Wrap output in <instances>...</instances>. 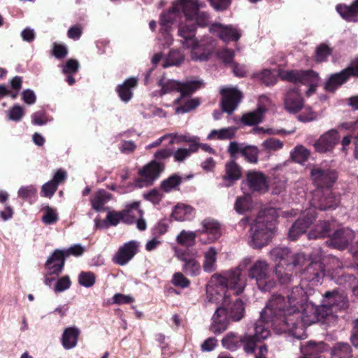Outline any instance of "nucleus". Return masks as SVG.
Instances as JSON below:
<instances>
[{
    "instance_id": "1",
    "label": "nucleus",
    "mask_w": 358,
    "mask_h": 358,
    "mask_svg": "<svg viewBox=\"0 0 358 358\" xmlns=\"http://www.w3.org/2000/svg\"><path fill=\"white\" fill-rule=\"evenodd\" d=\"M327 311L321 305L315 306L309 301L302 286H296L287 300L280 295H273L261 312V317L266 319L268 315L272 323L280 326L281 331L291 332L294 337L303 339L306 337L305 327L326 318Z\"/></svg>"
},
{
    "instance_id": "2",
    "label": "nucleus",
    "mask_w": 358,
    "mask_h": 358,
    "mask_svg": "<svg viewBox=\"0 0 358 358\" xmlns=\"http://www.w3.org/2000/svg\"><path fill=\"white\" fill-rule=\"evenodd\" d=\"M187 0H176L172 6L159 15V33L158 40L164 47L170 46L173 41L170 30L172 26H178V36L185 49L191 50V59L196 62L208 59L216 46V40L204 36L198 40L196 38V27L188 24L184 20V5Z\"/></svg>"
},
{
    "instance_id": "3",
    "label": "nucleus",
    "mask_w": 358,
    "mask_h": 358,
    "mask_svg": "<svg viewBox=\"0 0 358 358\" xmlns=\"http://www.w3.org/2000/svg\"><path fill=\"white\" fill-rule=\"evenodd\" d=\"M245 285L246 279L240 268L215 273L206 285V305L217 304L222 301L227 303L230 292L238 295L243 292Z\"/></svg>"
},
{
    "instance_id": "4",
    "label": "nucleus",
    "mask_w": 358,
    "mask_h": 358,
    "mask_svg": "<svg viewBox=\"0 0 358 358\" xmlns=\"http://www.w3.org/2000/svg\"><path fill=\"white\" fill-rule=\"evenodd\" d=\"M278 211L273 208L262 210L250 224L248 231V244L254 249H259L268 244L276 231Z\"/></svg>"
},
{
    "instance_id": "5",
    "label": "nucleus",
    "mask_w": 358,
    "mask_h": 358,
    "mask_svg": "<svg viewBox=\"0 0 358 358\" xmlns=\"http://www.w3.org/2000/svg\"><path fill=\"white\" fill-rule=\"evenodd\" d=\"M159 86L161 87V96L173 92H180V97L176 99L173 102L175 105H180L175 108L176 113L177 114L188 113L199 105V101L197 99H185V97L201 88L203 86L201 80H191L181 83L163 77L159 81Z\"/></svg>"
},
{
    "instance_id": "6",
    "label": "nucleus",
    "mask_w": 358,
    "mask_h": 358,
    "mask_svg": "<svg viewBox=\"0 0 358 358\" xmlns=\"http://www.w3.org/2000/svg\"><path fill=\"white\" fill-rule=\"evenodd\" d=\"M279 76L282 80L308 85L309 86L306 91L308 96L315 93L320 80L318 74L313 71L280 70Z\"/></svg>"
},
{
    "instance_id": "7",
    "label": "nucleus",
    "mask_w": 358,
    "mask_h": 358,
    "mask_svg": "<svg viewBox=\"0 0 358 358\" xmlns=\"http://www.w3.org/2000/svg\"><path fill=\"white\" fill-rule=\"evenodd\" d=\"M271 271L266 261L258 259L249 268L248 275L255 279L259 289L270 291L275 285V281L270 277Z\"/></svg>"
},
{
    "instance_id": "8",
    "label": "nucleus",
    "mask_w": 358,
    "mask_h": 358,
    "mask_svg": "<svg viewBox=\"0 0 358 358\" xmlns=\"http://www.w3.org/2000/svg\"><path fill=\"white\" fill-rule=\"evenodd\" d=\"M309 261V257L303 252L292 253L290 259L287 263V267L285 271L281 270V266H275V273L281 283H287L290 282L294 275L302 273L303 268Z\"/></svg>"
},
{
    "instance_id": "9",
    "label": "nucleus",
    "mask_w": 358,
    "mask_h": 358,
    "mask_svg": "<svg viewBox=\"0 0 358 358\" xmlns=\"http://www.w3.org/2000/svg\"><path fill=\"white\" fill-rule=\"evenodd\" d=\"M204 6V3L200 2L199 0H187V2L184 5V18L187 24L188 22H194L195 24H192L196 27H207L210 23V17L208 13L200 10Z\"/></svg>"
},
{
    "instance_id": "10",
    "label": "nucleus",
    "mask_w": 358,
    "mask_h": 358,
    "mask_svg": "<svg viewBox=\"0 0 358 358\" xmlns=\"http://www.w3.org/2000/svg\"><path fill=\"white\" fill-rule=\"evenodd\" d=\"M260 317L261 320L255 324V334L253 336L246 334L240 338V342L243 345L244 350L248 354L253 353L255 352L257 343L266 339L270 334L268 328L265 327V324H263V322H272L271 319L268 317V315H266V319L262 318L261 316Z\"/></svg>"
},
{
    "instance_id": "11",
    "label": "nucleus",
    "mask_w": 358,
    "mask_h": 358,
    "mask_svg": "<svg viewBox=\"0 0 358 358\" xmlns=\"http://www.w3.org/2000/svg\"><path fill=\"white\" fill-rule=\"evenodd\" d=\"M229 304V300L227 303L222 301L220 303L215 304L217 308L211 318L210 329L216 335L223 333L229 327L231 320L228 310H227V306Z\"/></svg>"
},
{
    "instance_id": "12",
    "label": "nucleus",
    "mask_w": 358,
    "mask_h": 358,
    "mask_svg": "<svg viewBox=\"0 0 358 358\" xmlns=\"http://www.w3.org/2000/svg\"><path fill=\"white\" fill-rule=\"evenodd\" d=\"M310 178L318 188L331 187L338 178L335 170L315 166L311 169Z\"/></svg>"
},
{
    "instance_id": "13",
    "label": "nucleus",
    "mask_w": 358,
    "mask_h": 358,
    "mask_svg": "<svg viewBox=\"0 0 358 358\" xmlns=\"http://www.w3.org/2000/svg\"><path fill=\"white\" fill-rule=\"evenodd\" d=\"M323 310H327V317L336 313L338 310L343 309L348 306V300L343 293L338 291L327 292L322 301Z\"/></svg>"
},
{
    "instance_id": "14",
    "label": "nucleus",
    "mask_w": 358,
    "mask_h": 358,
    "mask_svg": "<svg viewBox=\"0 0 358 358\" xmlns=\"http://www.w3.org/2000/svg\"><path fill=\"white\" fill-rule=\"evenodd\" d=\"M220 93L222 110L228 114H231L241 101L242 93L237 87H223L220 90Z\"/></svg>"
},
{
    "instance_id": "15",
    "label": "nucleus",
    "mask_w": 358,
    "mask_h": 358,
    "mask_svg": "<svg viewBox=\"0 0 358 358\" xmlns=\"http://www.w3.org/2000/svg\"><path fill=\"white\" fill-rule=\"evenodd\" d=\"M209 31L219 37L224 42L237 41L241 36V31L231 24L215 22L209 27Z\"/></svg>"
},
{
    "instance_id": "16",
    "label": "nucleus",
    "mask_w": 358,
    "mask_h": 358,
    "mask_svg": "<svg viewBox=\"0 0 358 358\" xmlns=\"http://www.w3.org/2000/svg\"><path fill=\"white\" fill-rule=\"evenodd\" d=\"M324 276V268L320 262H311L301 273V284L308 282L310 286H317L321 284Z\"/></svg>"
},
{
    "instance_id": "17",
    "label": "nucleus",
    "mask_w": 358,
    "mask_h": 358,
    "mask_svg": "<svg viewBox=\"0 0 358 358\" xmlns=\"http://www.w3.org/2000/svg\"><path fill=\"white\" fill-rule=\"evenodd\" d=\"M202 228L197 230L199 235H206V238H199V241L202 244H208L218 240L221 234V227L220 223L211 218H206L201 222Z\"/></svg>"
},
{
    "instance_id": "18",
    "label": "nucleus",
    "mask_w": 358,
    "mask_h": 358,
    "mask_svg": "<svg viewBox=\"0 0 358 358\" xmlns=\"http://www.w3.org/2000/svg\"><path fill=\"white\" fill-rule=\"evenodd\" d=\"M176 255L183 262L182 271L191 276H197L201 273V268L196 259V252L192 255L187 252L176 250Z\"/></svg>"
},
{
    "instance_id": "19",
    "label": "nucleus",
    "mask_w": 358,
    "mask_h": 358,
    "mask_svg": "<svg viewBox=\"0 0 358 358\" xmlns=\"http://www.w3.org/2000/svg\"><path fill=\"white\" fill-rule=\"evenodd\" d=\"M285 110L290 113H296L303 107L304 101L299 90L296 87L286 90L284 98Z\"/></svg>"
},
{
    "instance_id": "20",
    "label": "nucleus",
    "mask_w": 358,
    "mask_h": 358,
    "mask_svg": "<svg viewBox=\"0 0 358 358\" xmlns=\"http://www.w3.org/2000/svg\"><path fill=\"white\" fill-rule=\"evenodd\" d=\"M315 219V210L310 208L309 210L303 215V218H299L292 226L288 233V238L291 241H295L297 238L303 234L313 221Z\"/></svg>"
},
{
    "instance_id": "21",
    "label": "nucleus",
    "mask_w": 358,
    "mask_h": 358,
    "mask_svg": "<svg viewBox=\"0 0 358 358\" xmlns=\"http://www.w3.org/2000/svg\"><path fill=\"white\" fill-rule=\"evenodd\" d=\"M339 140L340 136L337 130L330 129L320 136L314 146L317 152H327L331 151Z\"/></svg>"
},
{
    "instance_id": "22",
    "label": "nucleus",
    "mask_w": 358,
    "mask_h": 358,
    "mask_svg": "<svg viewBox=\"0 0 358 358\" xmlns=\"http://www.w3.org/2000/svg\"><path fill=\"white\" fill-rule=\"evenodd\" d=\"M139 245L137 241H131L120 247L113 257V262L123 266L127 264L136 254Z\"/></svg>"
},
{
    "instance_id": "23",
    "label": "nucleus",
    "mask_w": 358,
    "mask_h": 358,
    "mask_svg": "<svg viewBox=\"0 0 358 358\" xmlns=\"http://www.w3.org/2000/svg\"><path fill=\"white\" fill-rule=\"evenodd\" d=\"M354 232L349 228L340 229L336 231L329 241L328 245L339 250H343L354 238Z\"/></svg>"
},
{
    "instance_id": "24",
    "label": "nucleus",
    "mask_w": 358,
    "mask_h": 358,
    "mask_svg": "<svg viewBox=\"0 0 358 358\" xmlns=\"http://www.w3.org/2000/svg\"><path fill=\"white\" fill-rule=\"evenodd\" d=\"M247 182L249 189L252 192L262 194L268 189L267 178L262 172L249 171L247 174Z\"/></svg>"
},
{
    "instance_id": "25",
    "label": "nucleus",
    "mask_w": 358,
    "mask_h": 358,
    "mask_svg": "<svg viewBox=\"0 0 358 358\" xmlns=\"http://www.w3.org/2000/svg\"><path fill=\"white\" fill-rule=\"evenodd\" d=\"M164 170L163 164L156 160L152 161L139 171L143 181L145 185H151Z\"/></svg>"
},
{
    "instance_id": "26",
    "label": "nucleus",
    "mask_w": 358,
    "mask_h": 358,
    "mask_svg": "<svg viewBox=\"0 0 358 358\" xmlns=\"http://www.w3.org/2000/svg\"><path fill=\"white\" fill-rule=\"evenodd\" d=\"M64 252L55 250L52 255L47 259L45 268L50 275H58L62 272L64 266Z\"/></svg>"
},
{
    "instance_id": "27",
    "label": "nucleus",
    "mask_w": 358,
    "mask_h": 358,
    "mask_svg": "<svg viewBox=\"0 0 358 358\" xmlns=\"http://www.w3.org/2000/svg\"><path fill=\"white\" fill-rule=\"evenodd\" d=\"M138 80L136 78H129L124 80L122 84L117 86L116 91L120 99L127 103L133 96V90L137 86Z\"/></svg>"
},
{
    "instance_id": "28",
    "label": "nucleus",
    "mask_w": 358,
    "mask_h": 358,
    "mask_svg": "<svg viewBox=\"0 0 358 358\" xmlns=\"http://www.w3.org/2000/svg\"><path fill=\"white\" fill-rule=\"evenodd\" d=\"M350 69H343L339 73L331 75L325 83L327 91L334 92L338 87L345 83L348 78Z\"/></svg>"
},
{
    "instance_id": "29",
    "label": "nucleus",
    "mask_w": 358,
    "mask_h": 358,
    "mask_svg": "<svg viewBox=\"0 0 358 358\" xmlns=\"http://www.w3.org/2000/svg\"><path fill=\"white\" fill-rule=\"evenodd\" d=\"M336 11L345 20L349 22L358 21V0H355L350 6L338 4Z\"/></svg>"
},
{
    "instance_id": "30",
    "label": "nucleus",
    "mask_w": 358,
    "mask_h": 358,
    "mask_svg": "<svg viewBox=\"0 0 358 358\" xmlns=\"http://www.w3.org/2000/svg\"><path fill=\"white\" fill-rule=\"evenodd\" d=\"M241 169L234 161H230L225 164V173L222 176V179L227 182L226 186H230L241 177Z\"/></svg>"
},
{
    "instance_id": "31",
    "label": "nucleus",
    "mask_w": 358,
    "mask_h": 358,
    "mask_svg": "<svg viewBox=\"0 0 358 358\" xmlns=\"http://www.w3.org/2000/svg\"><path fill=\"white\" fill-rule=\"evenodd\" d=\"M218 250L215 247H209L203 252V269L206 273H212L217 269Z\"/></svg>"
},
{
    "instance_id": "32",
    "label": "nucleus",
    "mask_w": 358,
    "mask_h": 358,
    "mask_svg": "<svg viewBox=\"0 0 358 358\" xmlns=\"http://www.w3.org/2000/svg\"><path fill=\"white\" fill-rule=\"evenodd\" d=\"M340 202L339 196L331 192L329 189H327L325 192V196L322 198L318 203L315 201L313 206L315 208H320V210H327L329 209L335 208Z\"/></svg>"
},
{
    "instance_id": "33",
    "label": "nucleus",
    "mask_w": 358,
    "mask_h": 358,
    "mask_svg": "<svg viewBox=\"0 0 358 358\" xmlns=\"http://www.w3.org/2000/svg\"><path fill=\"white\" fill-rule=\"evenodd\" d=\"M290 250L285 247L273 248L270 252L271 258L275 262H280L277 266H281V270L285 271L284 266L287 267V263L289 262L292 255Z\"/></svg>"
},
{
    "instance_id": "34",
    "label": "nucleus",
    "mask_w": 358,
    "mask_h": 358,
    "mask_svg": "<svg viewBox=\"0 0 358 358\" xmlns=\"http://www.w3.org/2000/svg\"><path fill=\"white\" fill-rule=\"evenodd\" d=\"M80 329L76 327L66 328L62 338V345L66 350H70L76 347L78 343Z\"/></svg>"
},
{
    "instance_id": "35",
    "label": "nucleus",
    "mask_w": 358,
    "mask_h": 358,
    "mask_svg": "<svg viewBox=\"0 0 358 358\" xmlns=\"http://www.w3.org/2000/svg\"><path fill=\"white\" fill-rule=\"evenodd\" d=\"M229 304L227 306V310L231 317V320L234 322L240 321L244 316L245 307L243 301L240 299H236L231 302L230 297L229 296Z\"/></svg>"
},
{
    "instance_id": "36",
    "label": "nucleus",
    "mask_w": 358,
    "mask_h": 358,
    "mask_svg": "<svg viewBox=\"0 0 358 358\" xmlns=\"http://www.w3.org/2000/svg\"><path fill=\"white\" fill-rule=\"evenodd\" d=\"M194 216V210L192 206L184 203H178L175 206L172 217L177 221L190 220Z\"/></svg>"
},
{
    "instance_id": "37",
    "label": "nucleus",
    "mask_w": 358,
    "mask_h": 358,
    "mask_svg": "<svg viewBox=\"0 0 358 358\" xmlns=\"http://www.w3.org/2000/svg\"><path fill=\"white\" fill-rule=\"evenodd\" d=\"M253 208V202L252 198L248 194L238 196L235 203L234 210L238 214H244L252 210Z\"/></svg>"
},
{
    "instance_id": "38",
    "label": "nucleus",
    "mask_w": 358,
    "mask_h": 358,
    "mask_svg": "<svg viewBox=\"0 0 358 358\" xmlns=\"http://www.w3.org/2000/svg\"><path fill=\"white\" fill-rule=\"evenodd\" d=\"M331 225L332 223H330L329 222H320L308 233V238L315 239L329 236Z\"/></svg>"
},
{
    "instance_id": "39",
    "label": "nucleus",
    "mask_w": 358,
    "mask_h": 358,
    "mask_svg": "<svg viewBox=\"0 0 358 358\" xmlns=\"http://www.w3.org/2000/svg\"><path fill=\"white\" fill-rule=\"evenodd\" d=\"M325 350L326 345L323 342L316 343L311 341L301 350L303 355L299 358H318L317 354Z\"/></svg>"
},
{
    "instance_id": "40",
    "label": "nucleus",
    "mask_w": 358,
    "mask_h": 358,
    "mask_svg": "<svg viewBox=\"0 0 358 358\" xmlns=\"http://www.w3.org/2000/svg\"><path fill=\"white\" fill-rule=\"evenodd\" d=\"M124 217L131 220L129 224L134 223L136 219H138L143 216V211L140 208V203L138 201H134L128 203L125 206V209L122 210Z\"/></svg>"
},
{
    "instance_id": "41",
    "label": "nucleus",
    "mask_w": 358,
    "mask_h": 358,
    "mask_svg": "<svg viewBox=\"0 0 358 358\" xmlns=\"http://www.w3.org/2000/svg\"><path fill=\"white\" fill-rule=\"evenodd\" d=\"M110 199V195L106 191L101 189L97 191L91 198V204L92 208L100 211L103 209V206Z\"/></svg>"
},
{
    "instance_id": "42",
    "label": "nucleus",
    "mask_w": 358,
    "mask_h": 358,
    "mask_svg": "<svg viewBox=\"0 0 358 358\" xmlns=\"http://www.w3.org/2000/svg\"><path fill=\"white\" fill-rule=\"evenodd\" d=\"M332 358H352V348L347 343H337L331 348Z\"/></svg>"
},
{
    "instance_id": "43",
    "label": "nucleus",
    "mask_w": 358,
    "mask_h": 358,
    "mask_svg": "<svg viewBox=\"0 0 358 358\" xmlns=\"http://www.w3.org/2000/svg\"><path fill=\"white\" fill-rule=\"evenodd\" d=\"M236 128L229 127L220 129H213L207 136L208 140L216 138L217 140H227L232 138L236 134Z\"/></svg>"
},
{
    "instance_id": "44",
    "label": "nucleus",
    "mask_w": 358,
    "mask_h": 358,
    "mask_svg": "<svg viewBox=\"0 0 358 358\" xmlns=\"http://www.w3.org/2000/svg\"><path fill=\"white\" fill-rule=\"evenodd\" d=\"M265 112L266 108L263 106H259L257 110L243 115L242 122L246 125L256 124L262 121Z\"/></svg>"
},
{
    "instance_id": "45",
    "label": "nucleus",
    "mask_w": 358,
    "mask_h": 358,
    "mask_svg": "<svg viewBox=\"0 0 358 358\" xmlns=\"http://www.w3.org/2000/svg\"><path fill=\"white\" fill-rule=\"evenodd\" d=\"M198 235L197 231H192L182 230L177 236L176 241L180 245L190 247L194 245L196 238Z\"/></svg>"
},
{
    "instance_id": "46",
    "label": "nucleus",
    "mask_w": 358,
    "mask_h": 358,
    "mask_svg": "<svg viewBox=\"0 0 358 358\" xmlns=\"http://www.w3.org/2000/svg\"><path fill=\"white\" fill-rule=\"evenodd\" d=\"M293 161L299 164H303L310 156L309 150L301 145H296L290 152Z\"/></svg>"
},
{
    "instance_id": "47",
    "label": "nucleus",
    "mask_w": 358,
    "mask_h": 358,
    "mask_svg": "<svg viewBox=\"0 0 358 358\" xmlns=\"http://www.w3.org/2000/svg\"><path fill=\"white\" fill-rule=\"evenodd\" d=\"M240 343V338L234 332L227 333L222 340V346L231 351H235L238 349Z\"/></svg>"
},
{
    "instance_id": "48",
    "label": "nucleus",
    "mask_w": 358,
    "mask_h": 358,
    "mask_svg": "<svg viewBox=\"0 0 358 358\" xmlns=\"http://www.w3.org/2000/svg\"><path fill=\"white\" fill-rule=\"evenodd\" d=\"M198 150V145L192 143L188 148H178L173 153L174 160L178 162H182L189 157L192 153Z\"/></svg>"
},
{
    "instance_id": "49",
    "label": "nucleus",
    "mask_w": 358,
    "mask_h": 358,
    "mask_svg": "<svg viewBox=\"0 0 358 358\" xmlns=\"http://www.w3.org/2000/svg\"><path fill=\"white\" fill-rule=\"evenodd\" d=\"M184 60V55L180 50H171L164 61L162 66L167 68L180 64Z\"/></svg>"
},
{
    "instance_id": "50",
    "label": "nucleus",
    "mask_w": 358,
    "mask_h": 358,
    "mask_svg": "<svg viewBox=\"0 0 358 358\" xmlns=\"http://www.w3.org/2000/svg\"><path fill=\"white\" fill-rule=\"evenodd\" d=\"M284 143L275 138H268L262 143L264 150L268 153H273L282 149Z\"/></svg>"
},
{
    "instance_id": "51",
    "label": "nucleus",
    "mask_w": 358,
    "mask_h": 358,
    "mask_svg": "<svg viewBox=\"0 0 358 358\" xmlns=\"http://www.w3.org/2000/svg\"><path fill=\"white\" fill-rule=\"evenodd\" d=\"M166 139H169L170 144L180 143L182 142H190L196 143L199 138L196 136H189L187 135L178 134V133H171L165 134Z\"/></svg>"
},
{
    "instance_id": "52",
    "label": "nucleus",
    "mask_w": 358,
    "mask_h": 358,
    "mask_svg": "<svg viewBox=\"0 0 358 358\" xmlns=\"http://www.w3.org/2000/svg\"><path fill=\"white\" fill-rule=\"evenodd\" d=\"M280 70V69H278V73H275V72L269 69H264L258 75V78L265 85H273L275 83H276L278 80V76L280 78V76H279Z\"/></svg>"
},
{
    "instance_id": "53",
    "label": "nucleus",
    "mask_w": 358,
    "mask_h": 358,
    "mask_svg": "<svg viewBox=\"0 0 358 358\" xmlns=\"http://www.w3.org/2000/svg\"><path fill=\"white\" fill-rule=\"evenodd\" d=\"M120 221L124 223H130L131 220L124 217L122 211H109L106 216V222L111 226L117 225Z\"/></svg>"
},
{
    "instance_id": "54",
    "label": "nucleus",
    "mask_w": 358,
    "mask_h": 358,
    "mask_svg": "<svg viewBox=\"0 0 358 358\" xmlns=\"http://www.w3.org/2000/svg\"><path fill=\"white\" fill-rule=\"evenodd\" d=\"M6 113L8 120L20 122L24 117L25 111L19 104H15L6 110Z\"/></svg>"
},
{
    "instance_id": "55",
    "label": "nucleus",
    "mask_w": 358,
    "mask_h": 358,
    "mask_svg": "<svg viewBox=\"0 0 358 358\" xmlns=\"http://www.w3.org/2000/svg\"><path fill=\"white\" fill-rule=\"evenodd\" d=\"M181 182V177L177 175H173L166 180H164L161 184V188L166 192H169L175 189Z\"/></svg>"
},
{
    "instance_id": "56",
    "label": "nucleus",
    "mask_w": 358,
    "mask_h": 358,
    "mask_svg": "<svg viewBox=\"0 0 358 358\" xmlns=\"http://www.w3.org/2000/svg\"><path fill=\"white\" fill-rule=\"evenodd\" d=\"M31 123L34 125L42 126L52 121L53 118L47 115L43 110H38L31 115Z\"/></svg>"
},
{
    "instance_id": "57",
    "label": "nucleus",
    "mask_w": 358,
    "mask_h": 358,
    "mask_svg": "<svg viewBox=\"0 0 358 358\" xmlns=\"http://www.w3.org/2000/svg\"><path fill=\"white\" fill-rule=\"evenodd\" d=\"M36 193L37 189L34 185H24L19 188L17 196L24 200H29L36 197Z\"/></svg>"
},
{
    "instance_id": "58",
    "label": "nucleus",
    "mask_w": 358,
    "mask_h": 358,
    "mask_svg": "<svg viewBox=\"0 0 358 358\" xmlns=\"http://www.w3.org/2000/svg\"><path fill=\"white\" fill-rule=\"evenodd\" d=\"M58 220V213L57 210L50 206L44 208V214L42 217V221L45 224H52Z\"/></svg>"
},
{
    "instance_id": "59",
    "label": "nucleus",
    "mask_w": 358,
    "mask_h": 358,
    "mask_svg": "<svg viewBox=\"0 0 358 358\" xmlns=\"http://www.w3.org/2000/svg\"><path fill=\"white\" fill-rule=\"evenodd\" d=\"M62 68V72L64 74H75L78 71L79 62L75 59H69L64 64L59 66Z\"/></svg>"
},
{
    "instance_id": "60",
    "label": "nucleus",
    "mask_w": 358,
    "mask_h": 358,
    "mask_svg": "<svg viewBox=\"0 0 358 358\" xmlns=\"http://www.w3.org/2000/svg\"><path fill=\"white\" fill-rule=\"evenodd\" d=\"M95 279L94 274L90 271L81 272L78 276L79 283L85 287H92L95 283Z\"/></svg>"
},
{
    "instance_id": "61",
    "label": "nucleus",
    "mask_w": 358,
    "mask_h": 358,
    "mask_svg": "<svg viewBox=\"0 0 358 358\" xmlns=\"http://www.w3.org/2000/svg\"><path fill=\"white\" fill-rule=\"evenodd\" d=\"M52 54L57 59H63L68 55V48L64 43H52Z\"/></svg>"
},
{
    "instance_id": "62",
    "label": "nucleus",
    "mask_w": 358,
    "mask_h": 358,
    "mask_svg": "<svg viewBox=\"0 0 358 358\" xmlns=\"http://www.w3.org/2000/svg\"><path fill=\"white\" fill-rule=\"evenodd\" d=\"M242 155L250 163L256 164L258 162V149L256 147L245 146Z\"/></svg>"
},
{
    "instance_id": "63",
    "label": "nucleus",
    "mask_w": 358,
    "mask_h": 358,
    "mask_svg": "<svg viewBox=\"0 0 358 358\" xmlns=\"http://www.w3.org/2000/svg\"><path fill=\"white\" fill-rule=\"evenodd\" d=\"M342 280L352 289L353 294L358 297L357 279L353 275L348 274L342 275Z\"/></svg>"
},
{
    "instance_id": "64",
    "label": "nucleus",
    "mask_w": 358,
    "mask_h": 358,
    "mask_svg": "<svg viewBox=\"0 0 358 358\" xmlns=\"http://www.w3.org/2000/svg\"><path fill=\"white\" fill-rule=\"evenodd\" d=\"M331 50L325 44H321L316 49L315 59L317 62H322L327 59L331 55Z\"/></svg>"
}]
</instances>
